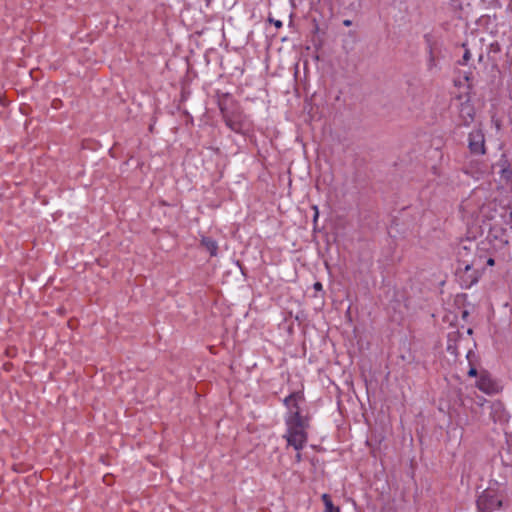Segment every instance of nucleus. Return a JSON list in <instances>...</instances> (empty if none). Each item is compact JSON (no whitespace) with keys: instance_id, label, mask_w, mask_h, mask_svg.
Returning <instances> with one entry per match:
<instances>
[{"instance_id":"0eeeda50","label":"nucleus","mask_w":512,"mask_h":512,"mask_svg":"<svg viewBox=\"0 0 512 512\" xmlns=\"http://www.w3.org/2000/svg\"><path fill=\"white\" fill-rule=\"evenodd\" d=\"M460 116L462 117L465 124H469L473 120L474 109L468 102L462 104Z\"/></svg>"},{"instance_id":"f03ea898","label":"nucleus","mask_w":512,"mask_h":512,"mask_svg":"<svg viewBox=\"0 0 512 512\" xmlns=\"http://www.w3.org/2000/svg\"><path fill=\"white\" fill-rule=\"evenodd\" d=\"M481 215L492 221L491 227L497 228L508 225L512 221V200L500 194L492 201L485 203L480 209Z\"/></svg>"},{"instance_id":"ddd939ff","label":"nucleus","mask_w":512,"mask_h":512,"mask_svg":"<svg viewBox=\"0 0 512 512\" xmlns=\"http://www.w3.org/2000/svg\"><path fill=\"white\" fill-rule=\"evenodd\" d=\"M274 23V25L277 27V28H280L282 26V22L279 21V20H273L272 21Z\"/></svg>"},{"instance_id":"f3484780","label":"nucleus","mask_w":512,"mask_h":512,"mask_svg":"<svg viewBox=\"0 0 512 512\" xmlns=\"http://www.w3.org/2000/svg\"><path fill=\"white\" fill-rule=\"evenodd\" d=\"M344 24H345L346 26H348V25H350V21H349V20H345V21H344Z\"/></svg>"},{"instance_id":"f257e3e1","label":"nucleus","mask_w":512,"mask_h":512,"mask_svg":"<svg viewBox=\"0 0 512 512\" xmlns=\"http://www.w3.org/2000/svg\"><path fill=\"white\" fill-rule=\"evenodd\" d=\"M302 400L300 392L291 393L284 399V404L288 409L285 416L286 432L283 437L288 446H292L296 451H301L308 440V420L301 416L299 402Z\"/></svg>"},{"instance_id":"7ed1b4c3","label":"nucleus","mask_w":512,"mask_h":512,"mask_svg":"<svg viewBox=\"0 0 512 512\" xmlns=\"http://www.w3.org/2000/svg\"><path fill=\"white\" fill-rule=\"evenodd\" d=\"M469 148L471 152L475 154H484L485 153V140L484 134L481 130H473L469 134Z\"/></svg>"},{"instance_id":"39448f33","label":"nucleus","mask_w":512,"mask_h":512,"mask_svg":"<svg viewBox=\"0 0 512 512\" xmlns=\"http://www.w3.org/2000/svg\"><path fill=\"white\" fill-rule=\"evenodd\" d=\"M494 173L500 174V180L502 182H509L512 177V171L508 161L503 157L494 166Z\"/></svg>"},{"instance_id":"4468645a","label":"nucleus","mask_w":512,"mask_h":512,"mask_svg":"<svg viewBox=\"0 0 512 512\" xmlns=\"http://www.w3.org/2000/svg\"><path fill=\"white\" fill-rule=\"evenodd\" d=\"M468 374H469L470 376H475V375H476V369H475V368H471V369L469 370Z\"/></svg>"},{"instance_id":"9b49d317","label":"nucleus","mask_w":512,"mask_h":512,"mask_svg":"<svg viewBox=\"0 0 512 512\" xmlns=\"http://www.w3.org/2000/svg\"><path fill=\"white\" fill-rule=\"evenodd\" d=\"M313 210H314V218H313V220H314V222H316L317 219H318V216H319L318 207L317 206H313Z\"/></svg>"},{"instance_id":"6e6552de","label":"nucleus","mask_w":512,"mask_h":512,"mask_svg":"<svg viewBox=\"0 0 512 512\" xmlns=\"http://www.w3.org/2000/svg\"><path fill=\"white\" fill-rule=\"evenodd\" d=\"M201 244L205 247V249L210 253L211 256L217 255L218 245L216 241L209 237H203L201 240Z\"/></svg>"},{"instance_id":"f8f14e48","label":"nucleus","mask_w":512,"mask_h":512,"mask_svg":"<svg viewBox=\"0 0 512 512\" xmlns=\"http://www.w3.org/2000/svg\"><path fill=\"white\" fill-rule=\"evenodd\" d=\"M313 287H314V289H315L316 291H321V290H322V288H323V286H322V284H321L320 282H316V283L313 285Z\"/></svg>"},{"instance_id":"20e7f679","label":"nucleus","mask_w":512,"mask_h":512,"mask_svg":"<svg viewBox=\"0 0 512 512\" xmlns=\"http://www.w3.org/2000/svg\"><path fill=\"white\" fill-rule=\"evenodd\" d=\"M478 506L484 511H493L500 509L502 506V500L496 496H491L488 493H484L478 499Z\"/></svg>"},{"instance_id":"9d476101","label":"nucleus","mask_w":512,"mask_h":512,"mask_svg":"<svg viewBox=\"0 0 512 512\" xmlns=\"http://www.w3.org/2000/svg\"><path fill=\"white\" fill-rule=\"evenodd\" d=\"M479 388L485 392H489L490 389L488 387V385L486 384V380L482 379L480 382H479Z\"/></svg>"},{"instance_id":"423d86ee","label":"nucleus","mask_w":512,"mask_h":512,"mask_svg":"<svg viewBox=\"0 0 512 512\" xmlns=\"http://www.w3.org/2000/svg\"><path fill=\"white\" fill-rule=\"evenodd\" d=\"M460 277L462 279V285L466 288L471 287L478 280L476 270L472 269L471 265L469 264L464 265V271L462 274H460Z\"/></svg>"},{"instance_id":"2eb2a0df","label":"nucleus","mask_w":512,"mask_h":512,"mask_svg":"<svg viewBox=\"0 0 512 512\" xmlns=\"http://www.w3.org/2000/svg\"><path fill=\"white\" fill-rule=\"evenodd\" d=\"M295 459H296L297 462L301 461L302 457H301L300 451H298V453L296 454Z\"/></svg>"},{"instance_id":"1a4fd4ad","label":"nucleus","mask_w":512,"mask_h":512,"mask_svg":"<svg viewBox=\"0 0 512 512\" xmlns=\"http://www.w3.org/2000/svg\"><path fill=\"white\" fill-rule=\"evenodd\" d=\"M321 498L325 506L324 512H340L339 507L333 505L331 498L328 494H323Z\"/></svg>"},{"instance_id":"dca6fc26","label":"nucleus","mask_w":512,"mask_h":512,"mask_svg":"<svg viewBox=\"0 0 512 512\" xmlns=\"http://www.w3.org/2000/svg\"><path fill=\"white\" fill-rule=\"evenodd\" d=\"M487 264L490 266L494 265V260L492 258H489Z\"/></svg>"}]
</instances>
